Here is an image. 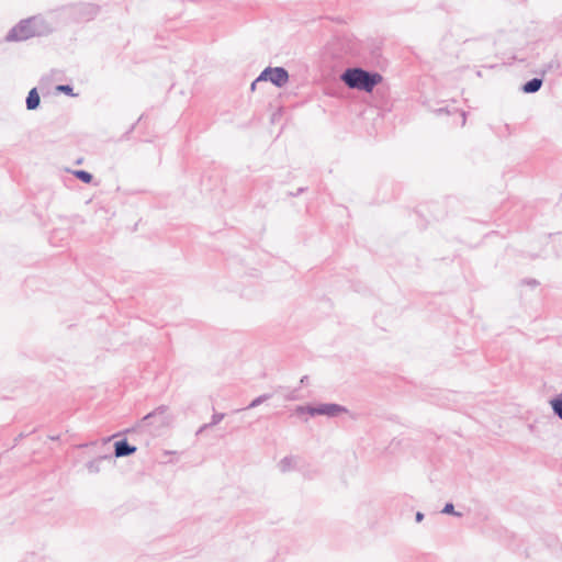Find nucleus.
<instances>
[{"label": "nucleus", "instance_id": "obj_9", "mask_svg": "<svg viewBox=\"0 0 562 562\" xmlns=\"http://www.w3.org/2000/svg\"><path fill=\"white\" fill-rule=\"evenodd\" d=\"M541 86H542V79L533 78L522 86V91L525 93H535L538 90H540Z\"/></svg>", "mask_w": 562, "mask_h": 562}, {"label": "nucleus", "instance_id": "obj_8", "mask_svg": "<svg viewBox=\"0 0 562 562\" xmlns=\"http://www.w3.org/2000/svg\"><path fill=\"white\" fill-rule=\"evenodd\" d=\"M40 105V94L36 90V88H33L26 98V109L27 110H35Z\"/></svg>", "mask_w": 562, "mask_h": 562}, {"label": "nucleus", "instance_id": "obj_11", "mask_svg": "<svg viewBox=\"0 0 562 562\" xmlns=\"http://www.w3.org/2000/svg\"><path fill=\"white\" fill-rule=\"evenodd\" d=\"M550 405L553 413L562 420V398H552Z\"/></svg>", "mask_w": 562, "mask_h": 562}, {"label": "nucleus", "instance_id": "obj_1", "mask_svg": "<svg viewBox=\"0 0 562 562\" xmlns=\"http://www.w3.org/2000/svg\"><path fill=\"white\" fill-rule=\"evenodd\" d=\"M378 72H369L362 68H348L341 75V80L350 88L366 92H372L374 87L382 81Z\"/></svg>", "mask_w": 562, "mask_h": 562}, {"label": "nucleus", "instance_id": "obj_7", "mask_svg": "<svg viewBox=\"0 0 562 562\" xmlns=\"http://www.w3.org/2000/svg\"><path fill=\"white\" fill-rule=\"evenodd\" d=\"M135 451H136V447L131 446L126 440H121V441L115 442L114 453H115L116 458L131 456Z\"/></svg>", "mask_w": 562, "mask_h": 562}, {"label": "nucleus", "instance_id": "obj_20", "mask_svg": "<svg viewBox=\"0 0 562 562\" xmlns=\"http://www.w3.org/2000/svg\"><path fill=\"white\" fill-rule=\"evenodd\" d=\"M460 116H461V125H464V124H465V112H464V111H462V112L460 113Z\"/></svg>", "mask_w": 562, "mask_h": 562}, {"label": "nucleus", "instance_id": "obj_16", "mask_svg": "<svg viewBox=\"0 0 562 562\" xmlns=\"http://www.w3.org/2000/svg\"><path fill=\"white\" fill-rule=\"evenodd\" d=\"M314 406H297L295 408V413L297 415H302V414H308L310 415V411L313 409Z\"/></svg>", "mask_w": 562, "mask_h": 562}, {"label": "nucleus", "instance_id": "obj_19", "mask_svg": "<svg viewBox=\"0 0 562 562\" xmlns=\"http://www.w3.org/2000/svg\"><path fill=\"white\" fill-rule=\"evenodd\" d=\"M423 519H424V514H423V513H420V512H417V513H416V521H417V522H420Z\"/></svg>", "mask_w": 562, "mask_h": 562}, {"label": "nucleus", "instance_id": "obj_5", "mask_svg": "<svg viewBox=\"0 0 562 562\" xmlns=\"http://www.w3.org/2000/svg\"><path fill=\"white\" fill-rule=\"evenodd\" d=\"M151 419H158L159 425H169L172 422V418L168 415V407L165 405L158 406L144 417L145 422Z\"/></svg>", "mask_w": 562, "mask_h": 562}, {"label": "nucleus", "instance_id": "obj_17", "mask_svg": "<svg viewBox=\"0 0 562 562\" xmlns=\"http://www.w3.org/2000/svg\"><path fill=\"white\" fill-rule=\"evenodd\" d=\"M57 90L63 91V92H65V93H67V94L72 95V88H71L70 86H68V85L58 86V87H57Z\"/></svg>", "mask_w": 562, "mask_h": 562}, {"label": "nucleus", "instance_id": "obj_13", "mask_svg": "<svg viewBox=\"0 0 562 562\" xmlns=\"http://www.w3.org/2000/svg\"><path fill=\"white\" fill-rule=\"evenodd\" d=\"M270 398V394H262L256 398H254L250 404L247 406V408H255L262 404L263 402L268 401Z\"/></svg>", "mask_w": 562, "mask_h": 562}, {"label": "nucleus", "instance_id": "obj_10", "mask_svg": "<svg viewBox=\"0 0 562 562\" xmlns=\"http://www.w3.org/2000/svg\"><path fill=\"white\" fill-rule=\"evenodd\" d=\"M108 459L106 456L99 457L87 463V469L90 473H98L100 471V464L103 460Z\"/></svg>", "mask_w": 562, "mask_h": 562}, {"label": "nucleus", "instance_id": "obj_4", "mask_svg": "<svg viewBox=\"0 0 562 562\" xmlns=\"http://www.w3.org/2000/svg\"><path fill=\"white\" fill-rule=\"evenodd\" d=\"M346 412L344 406L333 403H325L314 406L313 409L310 411L311 416L316 415H325V416H337L338 414Z\"/></svg>", "mask_w": 562, "mask_h": 562}, {"label": "nucleus", "instance_id": "obj_2", "mask_svg": "<svg viewBox=\"0 0 562 562\" xmlns=\"http://www.w3.org/2000/svg\"><path fill=\"white\" fill-rule=\"evenodd\" d=\"M44 33L42 20L37 18H30L21 21L18 25L11 29L7 35L8 41H25L32 36H38Z\"/></svg>", "mask_w": 562, "mask_h": 562}, {"label": "nucleus", "instance_id": "obj_12", "mask_svg": "<svg viewBox=\"0 0 562 562\" xmlns=\"http://www.w3.org/2000/svg\"><path fill=\"white\" fill-rule=\"evenodd\" d=\"M74 175L85 183H90L92 175L86 170H76Z\"/></svg>", "mask_w": 562, "mask_h": 562}, {"label": "nucleus", "instance_id": "obj_6", "mask_svg": "<svg viewBox=\"0 0 562 562\" xmlns=\"http://www.w3.org/2000/svg\"><path fill=\"white\" fill-rule=\"evenodd\" d=\"M300 459L294 456H286L282 458L278 463V469L282 473L299 469Z\"/></svg>", "mask_w": 562, "mask_h": 562}, {"label": "nucleus", "instance_id": "obj_3", "mask_svg": "<svg viewBox=\"0 0 562 562\" xmlns=\"http://www.w3.org/2000/svg\"><path fill=\"white\" fill-rule=\"evenodd\" d=\"M260 81H270L276 87H283L289 81V74L283 67H268L266 68L259 77L251 83V89L255 90L256 85Z\"/></svg>", "mask_w": 562, "mask_h": 562}, {"label": "nucleus", "instance_id": "obj_18", "mask_svg": "<svg viewBox=\"0 0 562 562\" xmlns=\"http://www.w3.org/2000/svg\"><path fill=\"white\" fill-rule=\"evenodd\" d=\"M209 427H212V426L210 425V423H209V424H204V425H202V426L198 429L196 435L202 434V432H203L205 429H207Z\"/></svg>", "mask_w": 562, "mask_h": 562}, {"label": "nucleus", "instance_id": "obj_15", "mask_svg": "<svg viewBox=\"0 0 562 562\" xmlns=\"http://www.w3.org/2000/svg\"><path fill=\"white\" fill-rule=\"evenodd\" d=\"M224 414L223 413H214L211 417V422H210V425L213 427V426H216L217 424H220L223 418H224Z\"/></svg>", "mask_w": 562, "mask_h": 562}, {"label": "nucleus", "instance_id": "obj_14", "mask_svg": "<svg viewBox=\"0 0 562 562\" xmlns=\"http://www.w3.org/2000/svg\"><path fill=\"white\" fill-rule=\"evenodd\" d=\"M443 514L454 515L457 517L461 516V513L454 510V506L451 503H447L442 508Z\"/></svg>", "mask_w": 562, "mask_h": 562}, {"label": "nucleus", "instance_id": "obj_21", "mask_svg": "<svg viewBox=\"0 0 562 562\" xmlns=\"http://www.w3.org/2000/svg\"><path fill=\"white\" fill-rule=\"evenodd\" d=\"M88 8H89V10H90V14H91V15L95 14V12H97V8H95V7H93V5H89Z\"/></svg>", "mask_w": 562, "mask_h": 562}, {"label": "nucleus", "instance_id": "obj_22", "mask_svg": "<svg viewBox=\"0 0 562 562\" xmlns=\"http://www.w3.org/2000/svg\"><path fill=\"white\" fill-rule=\"evenodd\" d=\"M561 395H562V392H561Z\"/></svg>", "mask_w": 562, "mask_h": 562}]
</instances>
